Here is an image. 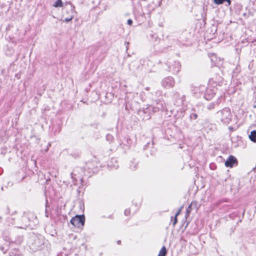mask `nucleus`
I'll return each mask as SVG.
<instances>
[{"instance_id":"6","label":"nucleus","mask_w":256,"mask_h":256,"mask_svg":"<svg viewBox=\"0 0 256 256\" xmlns=\"http://www.w3.org/2000/svg\"><path fill=\"white\" fill-rule=\"evenodd\" d=\"M162 84L164 88H170L174 86L175 82L172 77L168 76L162 80Z\"/></svg>"},{"instance_id":"37","label":"nucleus","mask_w":256,"mask_h":256,"mask_svg":"<svg viewBox=\"0 0 256 256\" xmlns=\"http://www.w3.org/2000/svg\"><path fill=\"white\" fill-rule=\"evenodd\" d=\"M145 89H146V90H150V88H149V87H146V88H145Z\"/></svg>"},{"instance_id":"15","label":"nucleus","mask_w":256,"mask_h":256,"mask_svg":"<svg viewBox=\"0 0 256 256\" xmlns=\"http://www.w3.org/2000/svg\"><path fill=\"white\" fill-rule=\"evenodd\" d=\"M138 166V162L136 160H134L133 161L130 162V168L131 170H134L137 168Z\"/></svg>"},{"instance_id":"17","label":"nucleus","mask_w":256,"mask_h":256,"mask_svg":"<svg viewBox=\"0 0 256 256\" xmlns=\"http://www.w3.org/2000/svg\"><path fill=\"white\" fill-rule=\"evenodd\" d=\"M14 214V213H12V214L11 216H12ZM14 219H15V218H13L12 216H11L10 218H8V222L9 223L8 224L10 226L16 225V223L14 222Z\"/></svg>"},{"instance_id":"22","label":"nucleus","mask_w":256,"mask_h":256,"mask_svg":"<svg viewBox=\"0 0 256 256\" xmlns=\"http://www.w3.org/2000/svg\"><path fill=\"white\" fill-rule=\"evenodd\" d=\"M48 200H46V210H45V214H46V217H48V210H47V208H46L48 207Z\"/></svg>"},{"instance_id":"5","label":"nucleus","mask_w":256,"mask_h":256,"mask_svg":"<svg viewBox=\"0 0 256 256\" xmlns=\"http://www.w3.org/2000/svg\"><path fill=\"white\" fill-rule=\"evenodd\" d=\"M84 215H76L71 219L70 222L74 227L80 228L84 226Z\"/></svg>"},{"instance_id":"1","label":"nucleus","mask_w":256,"mask_h":256,"mask_svg":"<svg viewBox=\"0 0 256 256\" xmlns=\"http://www.w3.org/2000/svg\"><path fill=\"white\" fill-rule=\"evenodd\" d=\"M222 82V78L221 77H219L218 80H215L214 78H212L209 80L208 87L206 90V94H204V98L207 100H210L214 97L216 93V89L214 88L216 86H220Z\"/></svg>"},{"instance_id":"20","label":"nucleus","mask_w":256,"mask_h":256,"mask_svg":"<svg viewBox=\"0 0 256 256\" xmlns=\"http://www.w3.org/2000/svg\"><path fill=\"white\" fill-rule=\"evenodd\" d=\"M215 107V103L211 102L207 106V108L209 110H212L214 109Z\"/></svg>"},{"instance_id":"35","label":"nucleus","mask_w":256,"mask_h":256,"mask_svg":"<svg viewBox=\"0 0 256 256\" xmlns=\"http://www.w3.org/2000/svg\"><path fill=\"white\" fill-rule=\"evenodd\" d=\"M120 242H120V240H118V241H117V244H120Z\"/></svg>"},{"instance_id":"31","label":"nucleus","mask_w":256,"mask_h":256,"mask_svg":"<svg viewBox=\"0 0 256 256\" xmlns=\"http://www.w3.org/2000/svg\"><path fill=\"white\" fill-rule=\"evenodd\" d=\"M224 2H228V6H230L231 4L230 0H224Z\"/></svg>"},{"instance_id":"18","label":"nucleus","mask_w":256,"mask_h":256,"mask_svg":"<svg viewBox=\"0 0 256 256\" xmlns=\"http://www.w3.org/2000/svg\"><path fill=\"white\" fill-rule=\"evenodd\" d=\"M53 6L55 8L62 6V0H56V1L53 4Z\"/></svg>"},{"instance_id":"9","label":"nucleus","mask_w":256,"mask_h":256,"mask_svg":"<svg viewBox=\"0 0 256 256\" xmlns=\"http://www.w3.org/2000/svg\"><path fill=\"white\" fill-rule=\"evenodd\" d=\"M174 98H178L176 100V103L178 106H184L186 104V96L184 95L180 96L178 92H176L174 94Z\"/></svg>"},{"instance_id":"14","label":"nucleus","mask_w":256,"mask_h":256,"mask_svg":"<svg viewBox=\"0 0 256 256\" xmlns=\"http://www.w3.org/2000/svg\"><path fill=\"white\" fill-rule=\"evenodd\" d=\"M249 138L252 142H256V130H254L251 132Z\"/></svg>"},{"instance_id":"7","label":"nucleus","mask_w":256,"mask_h":256,"mask_svg":"<svg viewBox=\"0 0 256 256\" xmlns=\"http://www.w3.org/2000/svg\"><path fill=\"white\" fill-rule=\"evenodd\" d=\"M181 68V64L178 61H174L173 63L168 66L169 71L174 74L178 73Z\"/></svg>"},{"instance_id":"39","label":"nucleus","mask_w":256,"mask_h":256,"mask_svg":"<svg viewBox=\"0 0 256 256\" xmlns=\"http://www.w3.org/2000/svg\"><path fill=\"white\" fill-rule=\"evenodd\" d=\"M211 59H212V61H214V58H211Z\"/></svg>"},{"instance_id":"38","label":"nucleus","mask_w":256,"mask_h":256,"mask_svg":"<svg viewBox=\"0 0 256 256\" xmlns=\"http://www.w3.org/2000/svg\"><path fill=\"white\" fill-rule=\"evenodd\" d=\"M112 162H113V161L116 162V160L115 158H112Z\"/></svg>"},{"instance_id":"4","label":"nucleus","mask_w":256,"mask_h":256,"mask_svg":"<svg viewBox=\"0 0 256 256\" xmlns=\"http://www.w3.org/2000/svg\"><path fill=\"white\" fill-rule=\"evenodd\" d=\"M85 169L82 167H76L71 173V177L74 181L82 180L84 176H90V175L86 174Z\"/></svg>"},{"instance_id":"29","label":"nucleus","mask_w":256,"mask_h":256,"mask_svg":"<svg viewBox=\"0 0 256 256\" xmlns=\"http://www.w3.org/2000/svg\"><path fill=\"white\" fill-rule=\"evenodd\" d=\"M0 250L4 252V253H6L8 251V250H4V248L2 246L0 248Z\"/></svg>"},{"instance_id":"11","label":"nucleus","mask_w":256,"mask_h":256,"mask_svg":"<svg viewBox=\"0 0 256 256\" xmlns=\"http://www.w3.org/2000/svg\"><path fill=\"white\" fill-rule=\"evenodd\" d=\"M70 16L68 18H66L64 20V22H68L73 19L74 13V7L71 6L70 8Z\"/></svg>"},{"instance_id":"2","label":"nucleus","mask_w":256,"mask_h":256,"mask_svg":"<svg viewBox=\"0 0 256 256\" xmlns=\"http://www.w3.org/2000/svg\"><path fill=\"white\" fill-rule=\"evenodd\" d=\"M46 240L42 236H34L32 238L29 243V247L32 251L42 250L44 248Z\"/></svg>"},{"instance_id":"21","label":"nucleus","mask_w":256,"mask_h":256,"mask_svg":"<svg viewBox=\"0 0 256 256\" xmlns=\"http://www.w3.org/2000/svg\"><path fill=\"white\" fill-rule=\"evenodd\" d=\"M214 2L217 5H220L224 2V0H214Z\"/></svg>"},{"instance_id":"34","label":"nucleus","mask_w":256,"mask_h":256,"mask_svg":"<svg viewBox=\"0 0 256 256\" xmlns=\"http://www.w3.org/2000/svg\"><path fill=\"white\" fill-rule=\"evenodd\" d=\"M220 98H218V101H217V102H216V104H219V102H220Z\"/></svg>"},{"instance_id":"32","label":"nucleus","mask_w":256,"mask_h":256,"mask_svg":"<svg viewBox=\"0 0 256 256\" xmlns=\"http://www.w3.org/2000/svg\"><path fill=\"white\" fill-rule=\"evenodd\" d=\"M4 240L6 242H9L10 241V238L8 237H4Z\"/></svg>"},{"instance_id":"3","label":"nucleus","mask_w":256,"mask_h":256,"mask_svg":"<svg viewBox=\"0 0 256 256\" xmlns=\"http://www.w3.org/2000/svg\"><path fill=\"white\" fill-rule=\"evenodd\" d=\"M217 116L218 119L224 124H228L231 122L232 115L229 108H225L218 112Z\"/></svg>"},{"instance_id":"10","label":"nucleus","mask_w":256,"mask_h":256,"mask_svg":"<svg viewBox=\"0 0 256 256\" xmlns=\"http://www.w3.org/2000/svg\"><path fill=\"white\" fill-rule=\"evenodd\" d=\"M156 106H150L146 110H144V112L146 113V110H148V109L149 110H150L152 109V110L153 112H156L162 109L163 108L162 103H159L158 101H156Z\"/></svg>"},{"instance_id":"27","label":"nucleus","mask_w":256,"mask_h":256,"mask_svg":"<svg viewBox=\"0 0 256 256\" xmlns=\"http://www.w3.org/2000/svg\"><path fill=\"white\" fill-rule=\"evenodd\" d=\"M181 209H182V208H180L178 210V211L176 212V216H178L180 213L181 212Z\"/></svg>"},{"instance_id":"28","label":"nucleus","mask_w":256,"mask_h":256,"mask_svg":"<svg viewBox=\"0 0 256 256\" xmlns=\"http://www.w3.org/2000/svg\"><path fill=\"white\" fill-rule=\"evenodd\" d=\"M112 136L110 134H107L106 136V138L108 140H109L110 139L112 138Z\"/></svg>"},{"instance_id":"36","label":"nucleus","mask_w":256,"mask_h":256,"mask_svg":"<svg viewBox=\"0 0 256 256\" xmlns=\"http://www.w3.org/2000/svg\"><path fill=\"white\" fill-rule=\"evenodd\" d=\"M16 226V227H18V228H23V227H22V226Z\"/></svg>"},{"instance_id":"40","label":"nucleus","mask_w":256,"mask_h":256,"mask_svg":"<svg viewBox=\"0 0 256 256\" xmlns=\"http://www.w3.org/2000/svg\"><path fill=\"white\" fill-rule=\"evenodd\" d=\"M212 56L214 57V58L216 57L214 54H213Z\"/></svg>"},{"instance_id":"16","label":"nucleus","mask_w":256,"mask_h":256,"mask_svg":"<svg viewBox=\"0 0 256 256\" xmlns=\"http://www.w3.org/2000/svg\"><path fill=\"white\" fill-rule=\"evenodd\" d=\"M166 250L165 246H162L160 250L158 256H166Z\"/></svg>"},{"instance_id":"12","label":"nucleus","mask_w":256,"mask_h":256,"mask_svg":"<svg viewBox=\"0 0 256 256\" xmlns=\"http://www.w3.org/2000/svg\"><path fill=\"white\" fill-rule=\"evenodd\" d=\"M196 202H192L190 205L188 206V208L186 209V217L187 218L189 216L190 214V213L192 207L193 206H194L196 208Z\"/></svg>"},{"instance_id":"25","label":"nucleus","mask_w":256,"mask_h":256,"mask_svg":"<svg viewBox=\"0 0 256 256\" xmlns=\"http://www.w3.org/2000/svg\"><path fill=\"white\" fill-rule=\"evenodd\" d=\"M127 24L130 25V26H131L132 24V20L131 19H128V20H127Z\"/></svg>"},{"instance_id":"19","label":"nucleus","mask_w":256,"mask_h":256,"mask_svg":"<svg viewBox=\"0 0 256 256\" xmlns=\"http://www.w3.org/2000/svg\"><path fill=\"white\" fill-rule=\"evenodd\" d=\"M198 116L196 113H192L190 116V120H195L198 118Z\"/></svg>"},{"instance_id":"13","label":"nucleus","mask_w":256,"mask_h":256,"mask_svg":"<svg viewBox=\"0 0 256 256\" xmlns=\"http://www.w3.org/2000/svg\"><path fill=\"white\" fill-rule=\"evenodd\" d=\"M206 90V88L204 86H200L198 87H196L194 88V92L196 94L197 93H202L204 92Z\"/></svg>"},{"instance_id":"8","label":"nucleus","mask_w":256,"mask_h":256,"mask_svg":"<svg viewBox=\"0 0 256 256\" xmlns=\"http://www.w3.org/2000/svg\"><path fill=\"white\" fill-rule=\"evenodd\" d=\"M238 160L233 156H230L225 162V166L228 168H232L238 165Z\"/></svg>"},{"instance_id":"26","label":"nucleus","mask_w":256,"mask_h":256,"mask_svg":"<svg viewBox=\"0 0 256 256\" xmlns=\"http://www.w3.org/2000/svg\"><path fill=\"white\" fill-rule=\"evenodd\" d=\"M177 222V216H175L174 218L172 223L173 226H174Z\"/></svg>"},{"instance_id":"30","label":"nucleus","mask_w":256,"mask_h":256,"mask_svg":"<svg viewBox=\"0 0 256 256\" xmlns=\"http://www.w3.org/2000/svg\"><path fill=\"white\" fill-rule=\"evenodd\" d=\"M88 168L89 169L88 170V172L89 174H90V173L92 172H93V171L92 170V169L90 168H89V166H88Z\"/></svg>"},{"instance_id":"24","label":"nucleus","mask_w":256,"mask_h":256,"mask_svg":"<svg viewBox=\"0 0 256 256\" xmlns=\"http://www.w3.org/2000/svg\"><path fill=\"white\" fill-rule=\"evenodd\" d=\"M130 210L129 209H126L125 210H124V214L126 216H128L130 214Z\"/></svg>"},{"instance_id":"33","label":"nucleus","mask_w":256,"mask_h":256,"mask_svg":"<svg viewBox=\"0 0 256 256\" xmlns=\"http://www.w3.org/2000/svg\"><path fill=\"white\" fill-rule=\"evenodd\" d=\"M9 213H10V208H9L8 206V207L6 208V214H9Z\"/></svg>"},{"instance_id":"23","label":"nucleus","mask_w":256,"mask_h":256,"mask_svg":"<svg viewBox=\"0 0 256 256\" xmlns=\"http://www.w3.org/2000/svg\"><path fill=\"white\" fill-rule=\"evenodd\" d=\"M108 166H110L112 168L117 169L118 168V165L116 164H114L112 166L110 164H108Z\"/></svg>"}]
</instances>
